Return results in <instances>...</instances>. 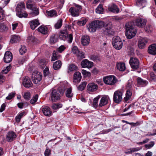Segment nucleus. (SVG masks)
<instances>
[{"instance_id":"39","label":"nucleus","mask_w":156,"mask_h":156,"mask_svg":"<svg viewBox=\"0 0 156 156\" xmlns=\"http://www.w3.org/2000/svg\"><path fill=\"white\" fill-rule=\"evenodd\" d=\"M46 13L50 17H55L57 16V12L55 10L47 11H46Z\"/></svg>"},{"instance_id":"54","label":"nucleus","mask_w":156,"mask_h":156,"mask_svg":"<svg viewBox=\"0 0 156 156\" xmlns=\"http://www.w3.org/2000/svg\"><path fill=\"white\" fill-rule=\"evenodd\" d=\"M15 94V93L13 92L10 93L6 98L7 100H10L14 97Z\"/></svg>"},{"instance_id":"64","label":"nucleus","mask_w":156,"mask_h":156,"mask_svg":"<svg viewBox=\"0 0 156 156\" xmlns=\"http://www.w3.org/2000/svg\"><path fill=\"white\" fill-rule=\"evenodd\" d=\"M90 58L93 60H95L98 59V56L95 55H92L90 56Z\"/></svg>"},{"instance_id":"55","label":"nucleus","mask_w":156,"mask_h":156,"mask_svg":"<svg viewBox=\"0 0 156 156\" xmlns=\"http://www.w3.org/2000/svg\"><path fill=\"white\" fill-rule=\"evenodd\" d=\"M154 144V141H151L150 144H145V147L147 149H150L153 147Z\"/></svg>"},{"instance_id":"29","label":"nucleus","mask_w":156,"mask_h":156,"mask_svg":"<svg viewBox=\"0 0 156 156\" xmlns=\"http://www.w3.org/2000/svg\"><path fill=\"white\" fill-rule=\"evenodd\" d=\"M113 46L115 49H121L122 46V42L121 40L119 41V42H115V43H113Z\"/></svg>"},{"instance_id":"63","label":"nucleus","mask_w":156,"mask_h":156,"mask_svg":"<svg viewBox=\"0 0 156 156\" xmlns=\"http://www.w3.org/2000/svg\"><path fill=\"white\" fill-rule=\"evenodd\" d=\"M148 49H156V43H154L152 44H151L148 47Z\"/></svg>"},{"instance_id":"38","label":"nucleus","mask_w":156,"mask_h":156,"mask_svg":"<svg viewBox=\"0 0 156 156\" xmlns=\"http://www.w3.org/2000/svg\"><path fill=\"white\" fill-rule=\"evenodd\" d=\"M78 67L73 64H71L69 65L68 68V73H69L70 72L75 71L77 70Z\"/></svg>"},{"instance_id":"4","label":"nucleus","mask_w":156,"mask_h":156,"mask_svg":"<svg viewBox=\"0 0 156 156\" xmlns=\"http://www.w3.org/2000/svg\"><path fill=\"white\" fill-rule=\"evenodd\" d=\"M104 26L105 23L103 21L96 20L90 24L88 29L90 31L94 32L96 31L97 28H101Z\"/></svg>"},{"instance_id":"10","label":"nucleus","mask_w":156,"mask_h":156,"mask_svg":"<svg viewBox=\"0 0 156 156\" xmlns=\"http://www.w3.org/2000/svg\"><path fill=\"white\" fill-rule=\"evenodd\" d=\"M129 63L131 68L133 69H137L139 67V60L136 58H131Z\"/></svg>"},{"instance_id":"44","label":"nucleus","mask_w":156,"mask_h":156,"mask_svg":"<svg viewBox=\"0 0 156 156\" xmlns=\"http://www.w3.org/2000/svg\"><path fill=\"white\" fill-rule=\"evenodd\" d=\"M100 98V96H98L94 98L93 102V107L95 108H96L98 106V101Z\"/></svg>"},{"instance_id":"6","label":"nucleus","mask_w":156,"mask_h":156,"mask_svg":"<svg viewBox=\"0 0 156 156\" xmlns=\"http://www.w3.org/2000/svg\"><path fill=\"white\" fill-rule=\"evenodd\" d=\"M74 5L75 7H71L69 11L72 16H77L79 15V12L81 11L82 6L76 3H74Z\"/></svg>"},{"instance_id":"40","label":"nucleus","mask_w":156,"mask_h":156,"mask_svg":"<svg viewBox=\"0 0 156 156\" xmlns=\"http://www.w3.org/2000/svg\"><path fill=\"white\" fill-rule=\"evenodd\" d=\"M96 12L98 14H102L104 11L103 6L101 4H100L96 9Z\"/></svg>"},{"instance_id":"18","label":"nucleus","mask_w":156,"mask_h":156,"mask_svg":"<svg viewBox=\"0 0 156 156\" xmlns=\"http://www.w3.org/2000/svg\"><path fill=\"white\" fill-rule=\"evenodd\" d=\"M108 9L109 11L114 13H118L119 11L117 6L114 4H112L109 5Z\"/></svg>"},{"instance_id":"22","label":"nucleus","mask_w":156,"mask_h":156,"mask_svg":"<svg viewBox=\"0 0 156 156\" xmlns=\"http://www.w3.org/2000/svg\"><path fill=\"white\" fill-rule=\"evenodd\" d=\"M137 84L141 87L145 86L148 83V82L146 80H144L141 78L138 77L136 79Z\"/></svg>"},{"instance_id":"9","label":"nucleus","mask_w":156,"mask_h":156,"mask_svg":"<svg viewBox=\"0 0 156 156\" xmlns=\"http://www.w3.org/2000/svg\"><path fill=\"white\" fill-rule=\"evenodd\" d=\"M122 92L119 90L115 92L114 95L113 100L116 103H119L122 100Z\"/></svg>"},{"instance_id":"32","label":"nucleus","mask_w":156,"mask_h":156,"mask_svg":"<svg viewBox=\"0 0 156 156\" xmlns=\"http://www.w3.org/2000/svg\"><path fill=\"white\" fill-rule=\"evenodd\" d=\"M61 66L62 63L61 61L58 60L54 63L53 67L55 70H58L61 68Z\"/></svg>"},{"instance_id":"7","label":"nucleus","mask_w":156,"mask_h":156,"mask_svg":"<svg viewBox=\"0 0 156 156\" xmlns=\"http://www.w3.org/2000/svg\"><path fill=\"white\" fill-rule=\"evenodd\" d=\"M103 80L105 84L112 86L114 85L117 81L116 78L113 75L104 77Z\"/></svg>"},{"instance_id":"47","label":"nucleus","mask_w":156,"mask_h":156,"mask_svg":"<svg viewBox=\"0 0 156 156\" xmlns=\"http://www.w3.org/2000/svg\"><path fill=\"white\" fill-rule=\"evenodd\" d=\"M62 105L59 103L53 104L52 105V108L53 109L56 110L62 107Z\"/></svg>"},{"instance_id":"13","label":"nucleus","mask_w":156,"mask_h":156,"mask_svg":"<svg viewBox=\"0 0 156 156\" xmlns=\"http://www.w3.org/2000/svg\"><path fill=\"white\" fill-rule=\"evenodd\" d=\"M147 22V20L145 19L139 18L136 20V24L137 26L143 27L146 25Z\"/></svg>"},{"instance_id":"11","label":"nucleus","mask_w":156,"mask_h":156,"mask_svg":"<svg viewBox=\"0 0 156 156\" xmlns=\"http://www.w3.org/2000/svg\"><path fill=\"white\" fill-rule=\"evenodd\" d=\"M22 83L23 86L26 88H29L33 85L30 78L27 76L23 78Z\"/></svg>"},{"instance_id":"58","label":"nucleus","mask_w":156,"mask_h":156,"mask_svg":"<svg viewBox=\"0 0 156 156\" xmlns=\"http://www.w3.org/2000/svg\"><path fill=\"white\" fill-rule=\"evenodd\" d=\"M39 65L41 68L44 67L46 66L45 61L43 59L41 60L39 62Z\"/></svg>"},{"instance_id":"62","label":"nucleus","mask_w":156,"mask_h":156,"mask_svg":"<svg viewBox=\"0 0 156 156\" xmlns=\"http://www.w3.org/2000/svg\"><path fill=\"white\" fill-rule=\"evenodd\" d=\"M6 107V105L5 103H3L0 108V112H3L5 110Z\"/></svg>"},{"instance_id":"49","label":"nucleus","mask_w":156,"mask_h":156,"mask_svg":"<svg viewBox=\"0 0 156 156\" xmlns=\"http://www.w3.org/2000/svg\"><path fill=\"white\" fill-rule=\"evenodd\" d=\"M87 21V20L86 19L84 18L80 21H78L77 23L79 25L83 26L85 24Z\"/></svg>"},{"instance_id":"36","label":"nucleus","mask_w":156,"mask_h":156,"mask_svg":"<svg viewBox=\"0 0 156 156\" xmlns=\"http://www.w3.org/2000/svg\"><path fill=\"white\" fill-rule=\"evenodd\" d=\"M31 10H32V12H30V14L32 16H35L39 14V9L35 6Z\"/></svg>"},{"instance_id":"28","label":"nucleus","mask_w":156,"mask_h":156,"mask_svg":"<svg viewBox=\"0 0 156 156\" xmlns=\"http://www.w3.org/2000/svg\"><path fill=\"white\" fill-rule=\"evenodd\" d=\"M38 30L43 34H46L48 32V29L46 27L41 26L38 28Z\"/></svg>"},{"instance_id":"50","label":"nucleus","mask_w":156,"mask_h":156,"mask_svg":"<svg viewBox=\"0 0 156 156\" xmlns=\"http://www.w3.org/2000/svg\"><path fill=\"white\" fill-rule=\"evenodd\" d=\"M11 68V66L9 65L8 66L6 67V69L2 71V73L6 74L10 70Z\"/></svg>"},{"instance_id":"14","label":"nucleus","mask_w":156,"mask_h":156,"mask_svg":"<svg viewBox=\"0 0 156 156\" xmlns=\"http://www.w3.org/2000/svg\"><path fill=\"white\" fill-rule=\"evenodd\" d=\"M12 58V55L11 52L7 51L5 52L4 57V61L5 62H10L11 61Z\"/></svg>"},{"instance_id":"24","label":"nucleus","mask_w":156,"mask_h":156,"mask_svg":"<svg viewBox=\"0 0 156 156\" xmlns=\"http://www.w3.org/2000/svg\"><path fill=\"white\" fill-rule=\"evenodd\" d=\"M90 38L87 35H84L82 36L81 39V42L83 46L87 45L89 43Z\"/></svg>"},{"instance_id":"2","label":"nucleus","mask_w":156,"mask_h":156,"mask_svg":"<svg viewBox=\"0 0 156 156\" xmlns=\"http://www.w3.org/2000/svg\"><path fill=\"white\" fill-rule=\"evenodd\" d=\"M126 29L125 34L128 39H130L133 37L136 33V29L132 25L131 23H127L125 26Z\"/></svg>"},{"instance_id":"37","label":"nucleus","mask_w":156,"mask_h":156,"mask_svg":"<svg viewBox=\"0 0 156 156\" xmlns=\"http://www.w3.org/2000/svg\"><path fill=\"white\" fill-rule=\"evenodd\" d=\"M58 36L57 35H52L50 39V42L51 44L55 43L58 41Z\"/></svg>"},{"instance_id":"21","label":"nucleus","mask_w":156,"mask_h":156,"mask_svg":"<svg viewBox=\"0 0 156 156\" xmlns=\"http://www.w3.org/2000/svg\"><path fill=\"white\" fill-rule=\"evenodd\" d=\"M98 85L94 83H90L87 86V89L88 91L94 92L98 88Z\"/></svg>"},{"instance_id":"43","label":"nucleus","mask_w":156,"mask_h":156,"mask_svg":"<svg viewBox=\"0 0 156 156\" xmlns=\"http://www.w3.org/2000/svg\"><path fill=\"white\" fill-rule=\"evenodd\" d=\"M8 28L4 23H0V32L6 31Z\"/></svg>"},{"instance_id":"51","label":"nucleus","mask_w":156,"mask_h":156,"mask_svg":"<svg viewBox=\"0 0 156 156\" xmlns=\"http://www.w3.org/2000/svg\"><path fill=\"white\" fill-rule=\"evenodd\" d=\"M23 97L27 101H28L30 98V93L27 92L24 93L23 94Z\"/></svg>"},{"instance_id":"56","label":"nucleus","mask_w":156,"mask_h":156,"mask_svg":"<svg viewBox=\"0 0 156 156\" xmlns=\"http://www.w3.org/2000/svg\"><path fill=\"white\" fill-rule=\"evenodd\" d=\"M121 39L120 37L118 36H115L113 37L112 39V43H115V42H119V41H120Z\"/></svg>"},{"instance_id":"23","label":"nucleus","mask_w":156,"mask_h":156,"mask_svg":"<svg viewBox=\"0 0 156 156\" xmlns=\"http://www.w3.org/2000/svg\"><path fill=\"white\" fill-rule=\"evenodd\" d=\"M147 4V0H136V6L140 7V8H143L145 7Z\"/></svg>"},{"instance_id":"33","label":"nucleus","mask_w":156,"mask_h":156,"mask_svg":"<svg viewBox=\"0 0 156 156\" xmlns=\"http://www.w3.org/2000/svg\"><path fill=\"white\" fill-rule=\"evenodd\" d=\"M108 24L107 26L109 27H107L105 28V32H107L108 35H113L115 34V32L111 27H110V25L109 24Z\"/></svg>"},{"instance_id":"5","label":"nucleus","mask_w":156,"mask_h":156,"mask_svg":"<svg viewBox=\"0 0 156 156\" xmlns=\"http://www.w3.org/2000/svg\"><path fill=\"white\" fill-rule=\"evenodd\" d=\"M43 73L44 77V82L47 84H50L52 80L53 76L52 74L50 73L48 67H46L44 70Z\"/></svg>"},{"instance_id":"45","label":"nucleus","mask_w":156,"mask_h":156,"mask_svg":"<svg viewBox=\"0 0 156 156\" xmlns=\"http://www.w3.org/2000/svg\"><path fill=\"white\" fill-rule=\"evenodd\" d=\"M86 84L87 83L86 82H82L77 87V89L80 91H82L84 90Z\"/></svg>"},{"instance_id":"57","label":"nucleus","mask_w":156,"mask_h":156,"mask_svg":"<svg viewBox=\"0 0 156 156\" xmlns=\"http://www.w3.org/2000/svg\"><path fill=\"white\" fill-rule=\"evenodd\" d=\"M147 52L150 54L153 55H156V49H148Z\"/></svg>"},{"instance_id":"3","label":"nucleus","mask_w":156,"mask_h":156,"mask_svg":"<svg viewBox=\"0 0 156 156\" xmlns=\"http://www.w3.org/2000/svg\"><path fill=\"white\" fill-rule=\"evenodd\" d=\"M25 8L24 3H19L16 8V15L20 18L26 17L28 14L25 10Z\"/></svg>"},{"instance_id":"12","label":"nucleus","mask_w":156,"mask_h":156,"mask_svg":"<svg viewBox=\"0 0 156 156\" xmlns=\"http://www.w3.org/2000/svg\"><path fill=\"white\" fill-rule=\"evenodd\" d=\"M71 52L76 55L79 59H81L85 58V53L79 49H72Z\"/></svg>"},{"instance_id":"26","label":"nucleus","mask_w":156,"mask_h":156,"mask_svg":"<svg viewBox=\"0 0 156 156\" xmlns=\"http://www.w3.org/2000/svg\"><path fill=\"white\" fill-rule=\"evenodd\" d=\"M108 103V98L106 96L102 97L100 100L99 106L101 107L105 106Z\"/></svg>"},{"instance_id":"59","label":"nucleus","mask_w":156,"mask_h":156,"mask_svg":"<svg viewBox=\"0 0 156 156\" xmlns=\"http://www.w3.org/2000/svg\"><path fill=\"white\" fill-rule=\"evenodd\" d=\"M25 59L24 58H20L18 60V63L19 65H22L23 63L25 62Z\"/></svg>"},{"instance_id":"15","label":"nucleus","mask_w":156,"mask_h":156,"mask_svg":"<svg viewBox=\"0 0 156 156\" xmlns=\"http://www.w3.org/2000/svg\"><path fill=\"white\" fill-rule=\"evenodd\" d=\"M82 78L81 74L79 72H76L73 75V83H79L81 81Z\"/></svg>"},{"instance_id":"61","label":"nucleus","mask_w":156,"mask_h":156,"mask_svg":"<svg viewBox=\"0 0 156 156\" xmlns=\"http://www.w3.org/2000/svg\"><path fill=\"white\" fill-rule=\"evenodd\" d=\"M150 77L151 81H154L155 80V75L153 73H150Z\"/></svg>"},{"instance_id":"60","label":"nucleus","mask_w":156,"mask_h":156,"mask_svg":"<svg viewBox=\"0 0 156 156\" xmlns=\"http://www.w3.org/2000/svg\"><path fill=\"white\" fill-rule=\"evenodd\" d=\"M51 151L49 149H46L44 153L45 156H49L50 155Z\"/></svg>"},{"instance_id":"41","label":"nucleus","mask_w":156,"mask_h":156,"mask_svg":"<svg viewBox=\"0 0 156 156\" xmlns=\"http://www.w3.org/2000/svg\"><path fill=\"white\" fill-rule=\"evenodd\" d=\"M62 20L60 19L58 20L57 22L55 25V27L56 29H58L60 28L62 26Z\"/></svg>"},{"instance_id":"20","label":"nucleus","mask_w":156,"mask_h":156,"mask_svg":"<svg viewBox=\"0 0 156 156\" xmlns=\"http://www.w3.org/2000/svg\"><path fill=\"white\" fill-rule=\"evenodd\" d=\"M43 114L45 116H50L52 114L50 108L47 106H44L41 108Z\"/></svg>"},{"instance_id":"48","label":"nucleus","mask_w":156,"mask_h":156,"mask_svg":"<svg viewBox=\"0 0 156 156\" xmlns=\"http://www.w3.org/2000/svg\"><path fill=\"white\" fill-rule=\"evenodd\" d=\"M145 30L147 32L150 33L153 30L152 27L150 24H147L145 28Z\"/></svg>"},{"instance_id":"35","label":"nucleus","mask_w":156,"mask_h":156,"mask_svg":"<svg viewBox=\"0 0 156 156\" xmlns=\"http://www.w3.org/2000/svg\"><path fill=\"white\" fill-rule=\"evenodd\" d=\"M117 68L120 71H123L125 70L126 66L125 64L123 63H118L116 65Z\"/></svg>"},{"instance_id":"31","label":"nucleus","mask_w":156,"mask_h":156,"mask_svg":"<svg viewBox=\"0 0 156 156\" xmlns=\"http://www.w3.org/2000/svg\"><path fill=\"white\" fill-rule=\"evenodd\" d=\"M67 33L65 31H60L59 35V38L61 40L65 41L67 38Z\"/></svg>"},{"instance_id":"19","label":"nucleus","mask_w":156,"mask_h":156,"mask_svg":"<svg viewBox=\"0 0 156 156\" xmlns=\"http://www.w3.org/2000/svg\"><path fill=\"white\" fill-rule=\"evenodd\" d=\"M16 137V133L13 131L8 132L7 134L6 139L8 142L13 141Z\"/></svg>"},{"instance_id":"17","label":"nucleus","mask_w":156,"mask_h":156,"mask_svg":"<svg viewBox=\"0 0 156 156\" xmlns=\"http://www.w3.org/2000/svg\"><path fill=\"white\" fill-rule=\"evenodd\" d=\"M64 49H58L57 51H54L53 52V56L51 59V61H54L55 60L60 58V55L58 54V52L61 53Z\"/></svg>"},{"instance_id":"8","label":"nucleus","mask_w":156,"mask_h":156,"mask_svg":"<svg viewBox=\"0 0 156 156\" xmlns=\"http://www.w3.org/2000/svg\"><path fill=\"white\" fill-rule=\"evenodd\" d=\"M42 77V74L37 71H34L32 73V80L35 84L38 83L41 80Z\"/></svg>"},{"instance_id":"53","label":"nucleus","mask_w":156,"mask_h":156,"mask_svg":"<svg viewBox=\"0 0 156 156\" xmlns=\"http://www.w3.org/2000/svg\"><path fill=\"white\" fill-rule=\"evenodd\" d=\"M73 39V35L72 34H70L69 35L67 34V37L66 40L68 42L70 43L72 41Z\"/></svg>"},{"instance_id":"27","label":"nucleus","mask_w":156,"mask_h":156,"mask_svg":"<svg viewBox=\"0 0 156 156\" xmlns=\"http://www.w3.org/2000/svg\"><path fill=\"white\" fill-rule=\"evenodd\" d=\"M147 42V41L145 38H143L139 40L138 46L140 49L144 48V46Z\"/></svg>"},{"instance_id":"42","label":"nucleus","mask_w":156,"mask_h":156,"mask_svg":"<svg viewBox=\"0 0 156 156\" xmlns=\"http://www.w3.org/2000/svg\"><path fill=\"white\" fill-rule=\"evenodd\" d=\"M132 94V93L129 90H128L126 91V97L124 98V100L125 101H127L130 98Z\"/></svg>"},{"instance_id":"16","label":"nucleus","mask_w":156,"mask_h":156,"mask_svg":"<svg viewBox=\"0 0 156 156\" xmlns=\"http://www.w3.org/2000/svg\"><path fill=\"white\" fill-rule=\"evenodd\" d=\"M81 65L83 68H90L92 67L93 65V63L89 61L87 59H84L83 60L81 63Z\"/></svg>"},{"instance_id":"30","label":"nucleus","mask_w":156,"mask_h":156,"mask_svg":"<svg viewBox=\"0 0 156 156\" xmlns=\"http://www.w3.org/2000/svg\"><path fill=\"white\" fill-rule=\"evenodd\" d=\"M20 40V37L18 35H15L12 37L10 42L12 43H17Z\"/></svg>"},{"instance_id":"46","label":"nucleus","mask_w":156,"mask_h":156,"mask_svg":"<svg viewBox=\"0 0 156 156\" xmlns=\"http://www.w3.org/2000/svg\"><path fill=\"white\" fill-rule=\"evenodd\" d=\"M66 95L68 98H70L73 97V94L72 93V89L71 88L67 89L66 92Z\"/></svg>"},{"instance_id":"34","label":"nucleus","mask_w":156,"mask_h":156,"mask_svg":"<svg viewBox=\"0 0 156 156\" xmlns=\"http://www.w3.org/2000/svg\"><path fill=\"white\" fill-rule=\"evenodd\" d=\"M26 5L27 8L30 9H32L35 7L34 2L31 0L27 1Z\"/></svg>"},{"instance_id":"1","label":"nucleus","mask_w":156,"mask_h":156,"mask_svg":"<svg viewBox=\"0 0 156 156\" xmlns=\"http://www.w3.org/2000/svg\"><path fill=\"white\" fill-rule=\"evenodd\" d=\"M66 89V87L64 86L63 88L59 87L58 90H52L50 95L51 101L53 102H54L60 100L61 95H63Z\"/></svg>"},{"instance_id":"25","label":"nucleus","mask_w":156,"mask_h":156,"mask_svg":"<svg viewBox=\"0 0 156 156\" xmlns=\"http://www.w3.org/2000/svg\"><path fill=\"white\" fill-rule=\"evenodd\" d=\"M40 24L39 21L37 19L33 20L30 22V28L32 30H34Z\"/></svg>"},{"instance_id":"52","label":"nucleus","mask_w":156,"mask_h":156,"mask_svg":"<svg viewBox=\"0 0 156 156\" xmlns=\"http://www.w3.org/2000/svg\"><path fill=\"white\" fill-rule=\"evenodd\" d=\"M38 98V95L37 94H36L30 100V103L32 104H34L37 101Z\"/></svg>"}]
</instances>
